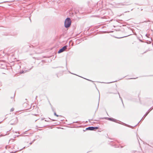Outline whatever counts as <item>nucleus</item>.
<instances>
[{"mask_svg": "<svg viewBox=\"0 0 153 153\" xmlns=\"http://www.w3.org/2000/svg\"><path fill=\"white\" fill-rule=\"evenodd\" d=\"M118 94H119V97H120V98L121 99V100H122V103H123V100H122V98L120 97V94H119V93H118Z\"/></svg>", "mask_w": 153, "mask_h": 153, "instance_id": "18", "label": "nucleus"}, {"mask_svg": "<svg viewBox=\"0 0 153 153\" xmlns=\"http://www.w3.org/2000/svg\"><path fill=\"white\" fill-rule=\"evenodd\" d=\"M29 19L30 20V22H31V19H30V18H29Z\"/></svg>", "mask_w": 153, "mask_h": 153, "instance_id": "24", "label": "nucleus"}, {"mask_svg": "<svg viewBox=\"0 0 153 153\" xmlns=\"http://www.w3.org/2000/svg\"><path fill=\"white\" fill-rule=\"evenodd\" d=\"M14 110V108H12L10 109V111H13Z\"/></svg>", "mask_w": 153, "mask_h": 153, "instance_id": "16", "label": "nucleus"}, {"mask_svg": "<svg viewBox=\"0 0 153 153\" xmlns=\"http://www.w3.org/2000/svg\"><path fill=\"white\" fill-rule=\"evenodd\" d=\"M100 100V94H99V101H98V106H97V109H98V107H99Z\"/></svg>", "mask_w": 153, "mask_h": 153, "instance_id": "12", "label": "nucleus"}, {"mask_svg": "<svg viewBox=\"0 0 153 153\" xmlns=\"http://www.w3.org/2000/svg\"><path fill=\"white\" fill-rule=\"evenodd\" d=\"M147 34H146V36L147 37Z\"/></svg>", "mask_w": 153, "mask_h": 153, "instance_id": "26", "label": "nucleus"}, {"mask_svg": "<svg viewBox=\"0 0 153 153\" xmlns=\"http://www.w3.org/2000/svg\"><path fill=\"white\" fill-rule=\"evenodd\" d=\"M95 120L96 121H98V120Z\"/></svg>", "mask_w": 153, "mask_h": 153, "instance_id": "34", "label": "nucleus"}, {"mask_svg": "<svg viewBox=\"0 0 153 153\" xmlns=\"http://www.w3.org/2000/svg\"><path fill=\"white\" fill-rule=\"evenodd\" d=\"M14 120L15 123H11V125H13V124H16V123L17 122H18V119H17V117H16L15 118L13 119L11 121H14Z\"/></svg>", "mask_w": 153, "mask_h": 153, "instance_id": "7", "label": "nucleus"}, {"mask_svg": "<svg viewBox=\"0 0 153 153\" xmlns=\"http://www.w3.org/2000/svg\"><path fill=\"white\" fill-rule=\"evenodd\" d=\"M37 96H36V99L37 98Z\"/></svg>", "mask_w": 153, "mask_h": 153, "instance_id": "32", "label": "nucleus"}, {"mask_svg": "<svg viewBox=\"0 0 153 153\" xmlns=\"http://www.w3.org/2000/svg\"><path fill=\"white\" fill-rule=\"evenodd\" d=\"M85 129L86 130H93V127H89Z\"/></svg>", "mask_w": 153, "mask_h": 153, "instance_id": "8", "label": "nucleus"}, {"mask_svg": "<svg viewBox=\"0 0 153 153\" xmlns=\"http://www.w3.org/2000/svg\"><path fill=\"white\" fill-rule=\"evenodd\" d=\"M71 24V21L70 18H67L65 20L64 25L66 28L69 27Z\"/></svg>", "mask_w": 153, "mask_h": 153, "instance_id": "2", "label": "nucleus"}, {"mask_svg": "<svg viewBox=\"0 0 153 153\" xmlns=\"http://www.w3.org/2000/svg\"><path fill=\"white\" fill-rule=\"evenodd\" d=\"M88 6L91 7L93 6V2L91 0H90L88 1Z\"/></svg>", "mask_w": 153, "mask_h": 153, "instance_id": "5", "label": "nucleus"}, {"mask_svg": "<svg viewBox=\"0 0 153 153\" xmlns=\"http://www.w3.org/2000/svg\"><path fill=\"white\" fill-rule=\"evenodd\" d=\"M45 121H47L46 120H45Z\"/></svg>", "mask_w": 153, "mask_h": 153, "instance_id": "30", "label": "nucleus"}, {"mask_svg": "<svg viewBox=\"0 0 153 153\" xmlns=\"http://www.w3.org/2000/svg\"><path fill=\"white\" fill-rule=\"evenodd\" d=\"M1 135H2V134H1V135H0V136H2Z\"/></svg>", "mask_w": 153, "mask_h": 153, "instance_id": "31", "label": "nucleus"}, {"mask_svg": "<svg viewBox=\"0 0 153 153\" xmlns=\"http://www.w3.org/2000/svg\"><path fill=\"white\" fill-rule=\"evenodd\" d=\"M115 81H114V82H114Z\"/></svg>", "mask_w": 153, "mask_h": 153, "instance_id": "29", "label": "nucleus"}, {"mask_svg": "<svg viewBox=\"0 0 153 153\" xmlns=\"http://www.w3.org/2000/svg\"><path fill=\"white\" fill-rule=\"evenodd\" d=\"M52 110L54 112V111H54V108H53V107H52Z\"/></svg>", "mask_w": 153, "mask_h": 153, "instance_id": "20", "label": "nucleus"}, {"mask_svg": "<svg viewBox=\"0 0 153 153\" xmlns=\"http://www.w3.org/2000/svg\"><path fill=\"white\" fill-rule=\"evenodd\" d=\"M127 5V4H124V3H121L117 4V7H121V6H122L126 5Z\"/></svg>", "mask_w": 153, "mask_h": 153, "instance_id": "6", "label": "nucleus"}, {"mask_svg": "<svg viewBox=\"0 0 153 153\" xmlns=\"http://www.w3.org/2000/svg\"><path fill=\"white\" fill-rule=\"evenodd\" d=\"M54 115L56 116L57 117H58L59 116L56 113L55 111H54Z\"/></svg>", "mask_w": 153, "mask_h": 153, "instance_id": "14", "label": "nucleus"}, {"mask_svg": "<svg viewBox=\"0 0 153 153\" xmlns=\"http://www.w3.org/2000/svg\"><path fill=\"white\" fill-rule=\"evenodd\" d=\"M15 96V94H14V95H13V97H10V98H11V99H13V100H12V101L13 102H14V101H15V100H13V98Z\"/></svg>", "mask_w": 153, "mask_h": 153, "instance_id": "11", "label": "nucleus"}, {"mask_svg": "<svg viewBox=\"0 0 153 153\" xmlns=\"http://www.w3.org/2000/svg\"><path fill=\"white\" fill-rule=\"evenodd\" d=\"M70 73H71V72H70ZM72 74H74V75H76V74H73V73H72Z\"/></svg>", "mask_w": 153, "mask_h": 153, "instance_id": "23", "label": "nucleus"}, {"mask_svg": "<svg viewBox=\"0 0 153 153\" xmlns=\"http://www.w3.org/2000/svg\"><path fill=\"white\" fill-rule=\"evenodd\" d=\"M29 47H33V45H31V46H29Z\"/></svg>", "mask_w": 153, "mask_h": 153, "instance_id": "22", "label": "nucleus"}, {"mask_svg": "<svg viewBox=\"0 0 153 153\" xmlns=\"http://www.w3.org/2000/svg\"><path fill=\"white\" fill-rule=\"evenodd\" d=\"M110 83V82H108V83Z\"/></svg>", "mask_w": 153, "mask_h": 153, "instance_id": "33", "label": "nucleus"}, {"mask_svg": "<svg viewBox=\"0 0 153 153\" xmlns=\"http://www.w3.org/2000/svg\"><path fill=\"white\" fill-rule=\"evenodd\" d=\"M93 130L97 129L99 128L98 127H93Z\"/></svg>", "mask_w": 153, "mask_h": 153, "instance_id": "10", "label": "nucleus"}, {"mask_svg": "<svg viewBox=\"0 0 153 153\" xmlns=\"http://www.w3.org/2000/svg\"><path fill=\"white\" fill-rule=\"evenodd\" d=\"M73 123H78V121L76 122H73Z\"/></svg>", "mask_w": 153, "mask_h": 153, "instance_id": "21", "label": "nucleus"}, {"mask_svg": "<svg viewBox=\"0 0 153 153\" xmlns=\"http://www.w3.org/2000/svg\"><path fill=\"white\" fill-rule=\"evenodd\" d=\"M43 119H42V120H43Z\"/></svg>", "mask_w": 153, "mask_h": 153, "instance_id": "27", "label": "nucleus"}, {"mask_svg": "<svg viewBox=\"0 0 153 153\" xmlns=\"http://www.w3.org/2000/svg\"><path fill=\"white\" fill-rule=\"evenodd\" d=\"M35 140H34L32 142L30 143V145H31L34 142V141Z\"/></svg>", "mask_w": 153, "mask_h": 153, "instance_id": "17", "label": "nucleus"}, {"mask_svg": "<svg viewBox=\"0 0 153 153\" xmlns=\"http://www.w3.org/2000/svg\"><path fill=\"white\" fill-rule=\"evenodd\" d=\"M68 46L67 45H65L58 51V53H60L62 52L67 49Z\"/></svg>", "mask_w": 153, "mask_h": 153, "instance_id": "4", "label": "nucleus"}, {"mask_svg": "<svg viewBox=\"0 0 153 153\" xmlns=\"http://www.w3.org/2000/svg\"><path fill=\"white\" fill-rule=\"evenodd\" d=\"M126 31L128 33V34H127V35L126 36H125L123 37H121L120 38H122L125 37H126L127 36H128L130 35H131L132 34V33H133V32L130 29H129V28H126Z\"/></svg>", "mask_w": 153, "mask_h": 153, "instance_id": "3", "label": "nucleus"}, {"mask_svg": "<svg viewBox=\"0 0 153 153\" xmlns=\"http://www.w3.org/2000/svg\"><path fill=\"white\" fill-rule=\"evenodd\" d=\"M17 34V33H16V34H15V35H16Z\"/></svg>", "mask_w": 153, "mask_h": 153, "instance_id": "28", "label": "nucleus"}, {"mask_svg": "<svg viewBox=\"0 0 153 153\" xmlns=\"http://www.w3.org/2000/svg\"><path fill=\"white\" fill-rule=\"evenodd\" d=\"M137 77H136V78H130L129 79H137Z\"/></svg>", "mask_w": 153, "mask_h": 153, "instance_id": "19", "label": "nucleus"}, {"mask_svg": "<svg viewBox=\"0 0 153 153\" xmlns=\"http://www.w3.org/2000/svg\"><path fill=\"white\" fill-rule=\"evenodd\" d=\"M106 119V120H108L114 122H116V123H120V124H122V125H127V126H128V127H130V128H132V126H130L128 125L127 124H125L124 123L122 122H120V121H118L116 119H114V118H109V117H103V118H99V120H101V119Z\"/></svg>", "mask_w": 153, "mask_h": 153, "instance_id": "1", "label": "nucleus"}, {"mask_svg": "<svg viewBox=\"0 0 153 153\" xmlns=\"http://www.w3.org/2000/svg\"><path fill=\"white\" fill-rule=\"evenodd\" d=\"M153 109V108H150L148 111H147L148 112H149V113Z\"/></svg>", "mask_w": 153, "mask_h": 153, "instance_id": "13", "label": "nucleus"}, {"mask_svg": "<svg viewBox=\"0 0 153 153\" xmlns=\"http://www.w3.org/2000/svg\"><path fill=\"white\" fill-rule=\"evenodd\" d=\"M87 79V80H88L91 81V80H89V79Z\"/></svg>", "mask_w": 153, "mask_h": 153, "instance_id": "25", "label": "nucleus"}, {"mask_svg": "<svg viewBox=\"0 0 153 153\" xmlns=\"http://www.w3.org/2000/svg\"><path fill=\"white\" fill-rule=\"evenodd\" d=\"M149 113V112H146V114H145L144 115L143 117L142 118V119H141V120L139 122H140L141 120L143 119V117H145Z\"/></svg>", "mask_w": 153, "mask_h": 153, "instance_id": "9", "label": "nucleus"}, {"mask_svg": "<svg viewBox=\"0 0 153 153\" xmlns=\"http://www.w3.org/2000/svg\"><path fill=\"white\" fill-rule=\"evenodd\" d=\"M24 73H25V72H24V71H22L20 72V73L21 74Z\"/></svg>", "mask_w": 153, "mask_h": 153, "instance_id": "15", "label": "nucleus"}]
</instances>
